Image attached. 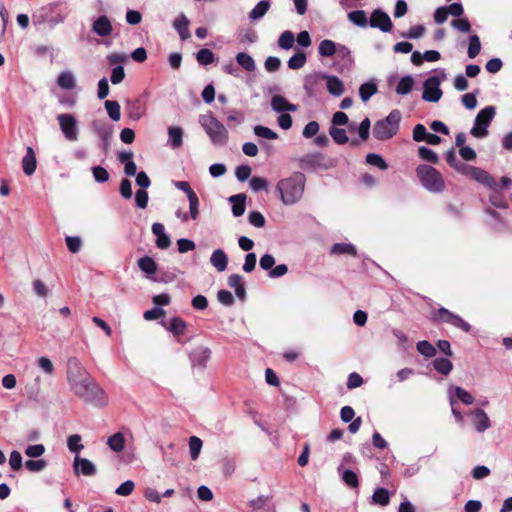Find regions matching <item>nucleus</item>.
<instances>
[{
  "instance_id": "obj_1",
  "label": "nucleus",
  "mask_w": 512,
  "mask_h": 512,
  "mask_svg": "<svg viewBox=\"0 0 512 512\" xmlns=\"http://www.w3.org/2000/svg\"><path fill=\"white\" fill-rule=\"evenodd\" d=\"M67 379L71 391L84 402L95 406L106 404L105 392L76 358L68 361Z\"/></svg>"
},
{
  "instance_id": "obj_2",
  "label": "nucleus",
  "mask_w": 512,
  "mask_h": 512,
  "mask_svg": "<svg viewBox=\"0 0 512 512\" xmlns=\"http://www.w3.org/2000/svg\"><path fill=\"white\" fill-rule=\"evenodd\" d=\"M305 185L306 176L302 172H294L280 179L276 184V191L282 204L285 206L297 204L304 195Z\"/></svg>"
},
{
  "instance_id": "obj_3",
  "label": "nucleus",
  "mask_w": 512,
  "mask_h": 512,
  "mask_svg": "<svg viewBox=\"0 0 512 512\" xmlns=\"http://www.w3.org/2000/svg\"><path fill=\"white\" fill-rule=\"evenodd\" d=\"M199 123L214 145L223 146L227 143L228 130L212 113L200 115Z\"/></svg>"
},
{
  "instance_id": "obj_4",
  "label": "nucleus",
  "mask_w": 512,
  "mask_h": 512,
  "mask_svg": "<svg viewBox=\"0 0 512 512\" xmlns=\"http://www.w3.org/2000/svg\"><path fill=\"white\" fill-rule=\"evenodd\" d=\"M421 185L431 193H441L445 189V181L441 173L434 167L421 164L416 168Z\"/></svg>"
},
{
  "instance_id": "obj_5",
  "label": "nucleus",
  "mask_w": 512,
  "mask_h": 512,
  "mask_svg": "<svg viewBox=\"0 0 512 512\" xmlns=\"http://www.w3.org/2000/svg\"><path fill=\"white\" fill-rule=\"evenodd\" d=\"M401 121L399 110H392L385 119L378 120L373 126V136L377 140L385 141L394 137L398 131Z\"/></svg>"
},
{
  "instance_id": "obj_6",
  "label": "nucleus",
  "mask_w": 512,
  "mask_h": 512,
  "mask_svg": "<svg viewBox=\"0 0 512 512\" xmlns=\"http://www.w3.org/2000/svg\"><path fill=\"white\" fill-rule=\"evenodd\" d=\"M445 80L446 73L444 71L428 77L423 84L422 99L426 102H438L443 95L440 85Z\"/></svg>"
},
{
  "instance_id": "obj_7",
  "label": "nucleus",
  "mask_w": 512,
  "mask_h": 512,
  "mask_svg": "<svg viewBox=\"0 0 512 512\" xmlns=\"http://www.w3.org/2000/svg\"><path fill=\"white\" fill-rule=\"evenodd\" d=\"M494 106H486L475 117L474 125L470 133L476 138H484L488 134V127L495 116Z\"/></svg>"
},
{
  "instance_id": "obj_8",
  "label": "nucleus",
  "mask_w": 512,
  "mask_h": 512,
  "mask_svg": "<svg viewBox=\"0 0 512 512\" xmlns=\"http://www.w3.org/2000/svg\"><path fill=\"white\" fill-rule=\"evenodd\" d=\"M460 174L467 176L476 182L488 187H496V180L487 171L482 168L471 166L465 163H460L456 169Z\"/></svg>"
},
{
  "instance_id": "obj_9",
  "label": "nucleus",
  "mask_w": 512,
  "mask_h": 512,
  "mask_svg": "<svg viewBox=\"0 0 512 512\" xmlns=\"http://www.w3.org/2000/svg\"><path fill=\"white\" fill-rule=\"evenodd\" d=\"M62 6L61 2L49 3L32 13V24L37 31L43 30L45 26L50 29L51 14Z\"/></svg>"
},
{
  "instance_id": "obj_10",
  "label": "nucleus",
  "mask_w": 512,
  "mask_h": 512,
  "mask_svg": "<svg viewBox=\"0 0 512 512\" xmlns=\"http://www.w3.org/2000/svg\"><path fill=\"white\" fill-rule=\"evenodd\" d=\"M57 121L64 138L70 142H75L79 138L78 121L76 117L69 113L59 114Z\"/></svg>"
},
{
  "instance_id": "obj_11",
  "label": "nucleus",
  "mask_w": 512,
  "mask_h": 512,
  "mask_svg": "<svg viewBox=\"0 0 512 512\" xmlns=\"http://www.w3.org/2000/svg\"><path fill=\"white\" fill-rule=\"evenodd\" d=\"M369 26L371 28H377L381 32L388 33L392 30L393 23L385 11L382 9H375L370 15Z\"/></svg>"
},
{
  "instance_id": "obj_12",
  "label": "nucleus",
  "mask_w": 512,
  "mask_h": 512,
  "mask_svg": "<svg viewBox=\"0 0 512 512\" xmlns=\"http://www.w3.org/2000/svg\"><path fill=\"white\" fill-rule=\"evenodd\" d=\"M325 80V72H313L304 77L303 89L306 95L313 98L317 95L321 83Z\"/></svg>"
},
{
  "instance_id": "obj_13",
  "label": "nucleus",
  "mask_w": 512,
  "mask_h": 512,
  "mask_svg": "<svg viewBox=\"0 0 512 512\" xmlns=\"http://www.w3.org/2000/svg\"><path fill=\"white\" fill-rule=\"evenodd\" d=\"M512 185V180L509 177H502L501 183L496 181V187L490 188L492 193L489 196L490 203L496 208H505L507 206V202L504 196L501 194V190L504 187H509Z\"/></svg>"
},
{
  "instance_id": "obj_14",
  "label": "nucleus",
  "mask_w": 512,
  "mask_h": 512,
  "mask_svg": "<svg viewBox=\"0 0 512 512\" xmlns=\"http://www.w3.org/2000/svg\"><path fill=\"white\" fill-rule=\"evenodd\" d=\"M211 357V350L208 347L199 346L194 348L190 354L189 358L193 367H198L201 370H204L207 366V363Z\"/></svg>"
},
{
  "instance_id": "obj_15",
  "label": "nucleus",
  "mask_w": 512,
  "mask_h": 512,
  "mask_svg": "<svg viewBox=\"0 0 512 512\" xmlns=\"http://www.w3.org/2000/svg\"><path fill=\"white\" fill-rule=\"evenodd\" d=\"M73 470L76 475L95 476L97 473L96 465L87 458L75 456L73 461Z\"/></svg>"
},
{
  "instance_id": "obj_16",
  "label": "nucleus",
  "mask_w": 512,
  "mask_h": 512,
  "mask_svg": "<svg viewBox=\"0 0 512 512\" xmlns=\"http://www.w3.org/2000/svg\"><path fill=\"white\" fill-rule=\"evenodd\" d=\"M112 30L111 21L106 15L99 16L92 23V31L100 37L109 36Z\"/></svg>"
},
{
  "instance_id": "obj_17",
  "label": "nucleus",
  "mask_w": 512,
  "mask_h": 512,
  "mask_svg": "<svg viewBox=\"0 0 512 512\" xmlns=\"http://www.w3.org/2000/svg\"><path fill=\"white\" fill-rule=\"evenodd\" d=\"M190 21L184 13H180L173 21V28L177 31L181 40L185 41L191 37L189 30Z\"/></svg>"
},
{
  "instance_id": "obj_18",
  "label": "nucleus",
  "mask_w": 512,
  "mask_h": 512,
  "mask_svg": "<svg viewBox=\"0 0 512 512\" xmlns=\"http://www.w3.org/2000/svg\"><path fill=\"white\" fill-rule=\"evenodd\" d=\"M271 108L277 113L296 112L298 110L297 105L288 102L287 99L281 95L272 96Z\"/></svg>"
},
{
  "instance_id": "obj_19",
  "label": "nucleus",
  "mask_w": 512,
  "mask_h": 512,
  "mask_svg": "<svg viewBox=\"0 0 512 512\" xmlns=\"http://www.w3.org/2000/svg\"><path fill=\"white\" fill-rule=\"evenodd\" d=\"M324 81L326 82L327 91L332 96L340 97L344 93V83L339 77L325 73Z\"/></svg>"
},
{
  "instance_id": "obj_20",
  "label": "nucleus",
  "mask_w": 512,
  "mask_h": 512,
  "mask_svg": "<svg viewBox=\"0 0 512 512\" xmlns=\"http://www.w3.org/2000/svg\"><path fill=\"white\" fill-rule=\"evenodd\" d=\"M471 415L474 417L473 423L477 432L483 433L491 427V421L483 409L477 408L471 412Z\"/></svg>"
},
{
  "instance_id": "obj_21",
  "label": "nucleus",
  "mask_w": 512,
  "mask_h": 512,
  "mask_svg": "<svg viewBox=\"0 0 512 512\" xmlns=\"http://www.w3.org/2000/svg\"><path fill=\"white\" fill-rule=\"evenodd\" d=\"M36 167H37V161H36L35 152L32 147H27L26 154L24 155V157L22 159L23 172L27 176H31L32 174H34Z\"/></svg>"
},
{
  "instance_id": "obj_22",
  "label": "nucleus",
  "mask_w": 512,
  "mask_h": 512,
  "mask_svg": "<svg viewBox=\"0 0 512 512\" xmlns=\"http://www.w3.org/2000/svg\"><path fill=\"white\" fill-rule=\"evenodd\" d=\"M210 263L217 271H225L228 265V257L224 250H214L210 256Z\"/></svg>"
},
{
  "instance_id": "obj_23",
  "label": "nucleus",
  "mask_w": 512,
  "mask_h": 512,
  "mask_svg": "<svg viewBox=\"0 0 512 512\" xmlns=\"http://www.w3.org/2000/svg\"><path fill=\"white\" fill-rule=\"evenodd\" d=\"M137 265L147 278H152V276H154L157 271L156 262L149 256L139 258Z\"/></svg>"
},
{
  "instance_id": "obj_24",
  "label": "nucleus",
  "mask_w": 512,
  "mask_h": 512,
  "mask_svg": "<svg viewBox=\"0 0 512 512\" xmlns=\"http://www.w3.org/2000/svg\"><path fill=\"white\" fill-rule=\"evenodd\" d=\"M229 202L232 203V214L234 217H240L245 212V194H236L229 197Z\"/></svg>"
},
{
  "instance_id": "obj_25",
  "label": "nucleus",
  "mask_w": 512,
  "mask_h": 512,
  "mask_svg": "<svg viewBox=\"0 0 512 512\" xmlns=\"http://www.w3.org/2000/svg\"><path fill=\"white\" fill-rule=\"evenodd\" d=\"M165 328L174 336H182L187 328L186 322L180 317H173L168 324H164Z\"/></svg>"
},
{
  "instance_id": "obj_26",
  "label": "nucleus",
  "mask_w": 512,
  "mask_h": 512,
  "mask_svg": "<svg viewBox=\"0 0 512 512\" xmlns=\"http://www.w3.org/2000/svg\"><path fill=\"white\" fill-rule=\"evenodd\" d=\"M57 84L65 90H72L76 86V79L71 71H63L57 78Z\"/></svg>"
},
{
  "instance_id": "obj_27",
  "label": "nucleus",
  "mask_w": 512,
  "mask_h": 512,
  "mask_svg": "<svg viewBox=\"0 0 512 512\" xmlns=\"http://www.w3.org/2000/svg\"><path fill=\"white\" fill-rule=\"evenodd\" d=\"M271 6V0H261L249 13V18L253 21L261 19L269 10Z\"/></svg>"
},
{
  "instance_id": "obj_28",
  "label": "nucleus",
  "mask_w": 512,
  "mask_h": 512,
  "mask_svg": "<svg viewBox=\"0 0 512 512\" xmlns=\"http://www.w3.org/2000/svg\"><path fill=\"white\" fill-rule=\"evenodd\" d=\"M168 143L172 148H179L183 143V130L180 127L171 126L168 128Z\"/></svg>"
},
{
  "instance_id": "obj_29",
  "label": "nucleus",
  "mask_w": 512,
  "mask_h": 512,
  "mask_svg": "<svg viewBox=\"0 0 512 512\" xmlns=\"http://www.w3.org/2000/svg\"><path fill=\"white\" fill-rule=\"evenodd\" d=\"M126 110L131 119L139 120L143 116L145 109L143 103L139 99H136L127 103Z\"/></svg>"
},
{
  "instance_id": "obj_30",
  "label": "nucleus",
  "mask_w": 512,
  "mask_h": 512,
  "mask_svg": "<svg viewBox=\"0 0 512 512\" xmlns=\"http://www.w3.org/2000/svg\"><path fill=\"white\" fill-rule=\"evenodd\" d=\"M107 445L108 447L116 453H119L123 451L125 447V437L124 434L121 432H117L107 439Z\"/></svg>"
},
{
  "instance_id": "obj_31",
  "label": "nucleus",
  "mask_w": 512,
  "mask_h": 512,
  "mask_svg": "<svg viewBox=\"0 0 512 512\" xmlns=\"http://www.w3.org/2000/svg\"><path fill=\"white\" fill-rule=\"evenodd\" d=\"M337 45L332 40L324 39L319 43L318 53L321 57H332L337 53Z\"/></svg>"
},
{
  "instance_id": "obj_32",
  "label": "nucleus",
  "mask_w": 512,
  "mask_h": 512,
  "mask_svg": "<svg viewBox=\"0 0 512 512\" xmlns=\"http://www.w3.org/2000/svg\"><path fill=\"white\" fill-rule=\"evenodd\" d=\"M331 254L335 255H351L353 257L357 256V249L351 243H335L330 250Z\"/></svg>"
},
{
  "instance_id": "obj_33",
  "label": "nucleus",
  "mask_w": 512,
  "mask_h": 512,
  "mask_svg": "<svg viewBox=\"0 0 512 512\" xmlns=\"http://www.w3.org/2000/svg\"><path fill=\"white\" fill-rule=\"evenodd\" d=\"M347 17L350 22L358 27L366 28L369 25V20L364 10H355L349 12Z\"/></svg>"
},
{
  "instance_id": "obj_34",
  "label": "nucleus",
  "mask_w": 512,
  "mask_h": 512,
  "mask_svg": "<svg viewBox=\"0 0 512 512\" xmlns=\"http://www.w3.org/2000/svg\"><path fill=\"white\" fill-rule=\"evenodd\" d=\"M338 472L341 474L342 481L351 488H358L359 481L357 474L350 469H342V466L338 467Z\"/></svg>"
},
{
  "instance_id": "obj_35",
  "label": "nucleus",
  "mask_w": 512,
  "mask_h": 512,
  "mask_svg": "<svg viewBox=\"0 0 512 512\" xmlns=\"http://www.w3.org/2000/svg\"><path fill=\"white\" fill-rule=\"evenodd\" d=\"M235 59L237 64L248 72H252L256 69L255 61L248 53L239 52L236 54Z\"/></svg>"
},
{
  "instance_id": "obj_36",
  "label": "nucleus",
  "mask_w": 512,
  "mask_h": 512,
  "mask_svg": "<svg viewBox=\"0 0 512 512\" xmlns=\"http://www.w3.org/2000/svg\"><path fill=\"white\" fill-rule=\"evenodd\" d=\"M432 365L433 368L442 375H448L453 369L452 362L443 357L434 359Z\"/></svg>"
},
{
  "instance_id": "obj_37",
  "label": "nucleus",
  "mask_w": 512,
  "mask_h": 512,
  "mask_svg": "<svg viewBox=\"0 0 512 512\" xmlns=\"http://www.w3.org/2000/svg\"><path fill=\"white\" fill-rule=\"evenodd\" d=\"M414 86V79L412 76L407 75L400 79L396 87L398 95H407L411 92Z\"/></svg>"
},
{
  "instance_id": "obj_38",
  "label": "nucleus",
  "mask_w": 512,
  "mask_h": 512,
  "mask_svg": "<svg viewBox=\"0 0 512 512\" xmlns=\"http://www.w3.org/2000/svg\"><path fill=\"white\" fill-rule=\"evenodd\" d=\"M377 92V85L374 82H366L359 88V96L363 102H367Z\"/></svg>"
},
{
  "instance_id": "obj_39",
  "label": "nucleus",
  "mask_w": 512,
  "mask_h": 512,
  "mask_svg": "<svg viewBox=\"0 0 512 512\" xmlns=\"http://www.w3.org/2000/svg\"><path fill=\"white\" fill-rule=\"evenodd\" d=\"M295 42V37L292 31L286 30L282 32L278 38V46L281 49L289 50L293 47Z\"/></svg>"
},
{
  "instance_id": "obj_40",
  "label": "nucleus",
  "mask_w": 512,
  "mask_h": 512,
  "mask_svg": "<svg viewBox=\"0 0 512 512\" xmlns=\"http://www.w3.org/2000/svg\"><path fill=\"white\" fill-rule=\"evenodd\" d=\"M307 61L306 54L302 51L297 52L292 57L289 58L287 64L288 67L292 70H298L302 68Z\"/></svg>"
},
{
  "instance_id": "obj_41",
  "label": "nucleus",
  "mask_w": 512,
  "mask_h": 512,
  "mask_svg": "<svg viewBox=\"0 0 512 512\" xmlns=\"http://www.w3.org/2000/svg\"><path fill=\"white\" fill-rule=\"evenodd\" d=\"M372 500L376 504L387 506L390 502L389 492L385 488H377L372 495Z\"/></svg>"
},
{
  "instance_id": "obj_42",
  "label": "nucleus",
  "mask_w": 512,
  "mask_h": 512,
  "mask_svg": "<svg viewBox=\"0 0 512 512\" xmlns=\"http://www.w3.org/2000/svg\"><path fill=\"white\" fill-rule=\"evenodd\" d=\"M481 50L480 38L478 35L474 34L469 37V46H468V57L470 59H474Z\"/></svg>"
},
{
  "instance_id": "obj_43",
  "label": "nucleus",
  "mask_w": 512,
  "mask_h": 512,
  "mask_svg": "<svg viewBox=\"0 0 512 512\" xmlns=\"http://www.w3.org/2000/svg\"><path fill=\"white\" fill-rule=\"evenodd\" d=\"M202 440L197 436H191L189 438V451L192 460H196L202 449Z\"/></svg>"
},
{
  "instance_id": "obj_44",
  "label": "nucleus",
  "mask_w": 512,
  "mask_h": 512,
  "mask_svg": "<svg viewBox=\"0 0 512 512\" xmlns=\"http://www.w3.org/2000/svg\"><path fill=\"white\" fill-rule=\"evenodd\" d=\"M196 59L201 65H209L214 62L215 55L210 49L202 48L197 52Z\"/></svg>"
},
{
  "instance_id": "obj_45",
  "label": "nucleus",
  "mask_w": 512,
  "mask_h": 512,
  "mask_svg": "<svg viewBox=\"0 0 512 512\" xmlns=\"http://www.w3.org/2000/svg\"><path fill=\"white\" fill-rule=\"evenodd\" d=\"M253 131H254V134L260 138H264V139H268V140H275L278 138L277 133L266 126L256 125L254 127Z\"/></svg>"
},
{
  "instance_id": "obj_46",
  "label": "nucleus",
  "mask_w": 512,
  "mask_h": 512,
  "mask_svg": "<svg viewBox=\"0 0 512 512\" xmlns=\"http://www.w3.org/2000/svg\"><path fill=\"white\" fill-rule=\"evenodd\" d=\"M105 109L109 117L113 121H118L121 117L120 105L117 101L107 100L105 101Z\"/></svg>"
},
{
  "instance_id": "obj_47",
  "label": "nucleus",
  "mask_w": 512,
  "mask_h": 512,
  "mask_svg": "<svg viewBox=\"0 0 512 512\" xmlns=\"http://www.w3.org/2000/svg\"><path fill=\"white\" fill-rule=\"evenodd\" d=\"M329 134L337 144L342 145L347 143L349 140L346 131L342 128L331 126L329 129Z\"/></svg>"
},
{
  "instance_id": "obj_48",
  "label": "nucleus",
  "mask_w": 512,
  "mask_h": 512,
  "mask_svg": "<svg viewBox=\"0 0 512 512\" xmlns=\"http://www.w3.org/2000/svg\"><path fill=\"white\" fill-rule=\"evenodd\" d=\"M366 162L372 166H375L381 170H386L388 168V164L383 159V157L376 153H369L366 156Z\"/></svg>"
},
{
  "instance_id": "obj_49",
  "label": "nucleus",
  "mask_w": 512,
  "mask_h": 512,
  "mask_svg": "<svg viewBox=\"0 0 512 512\" xmlns=\"http://www.w3.org/2000/svg\"><path fill=\"white\" fill-rule=\"evenodd\" d=\"M418 154L423 160L427 162L437 164L439 161L438 155L432 149L425 146L419 147Z\"/></svg>"
},
{
  "instance_id": "obj_50",
  "label": "nucleus",
  "mask_w": 512,
  "mask_h": 512,
  "mask_svg": "<svg viewBox=\"0 0 512 512\" xmlns=\"http://www.w3.org/2000/svg\"><path fill=\"white\" fill-rule=\"evenodd\" d=\"M81 436L79 434H73L67 439V446L71 452L79 453L84 446L81 444Z\"/></svg>"
},
{
  "instance_id": "obj_51",
  "label": "nucleus",
  "mask_w": 512,
  "mask_h": 512,
  "mask_svg": "<svg viewBox=\"0 0 512 512\" xmlns=\"http://www.w3.org/2000/svg\"><path fill=\"white\" fill-rule=\"evenodd\" d=\"M67 16V9H61V7H59L55 13L51 14L50 29H53L56 25L60 23H63L66 20Z\"/></svg>"
},
{
  "instance_id": "obj_52",
  "label": "nucleus",
  "mask_w": 512,
  "mask_h": 512,
  "mask_svg": "<svg viewBox=\"0 0 512 512\" xmlns=\"http://www.w3.org/2000/svg\"><path fill=\"white\" fill-rule=\"evenodd\" d=\"M417 351L425 357H433L436 354L434 346L425 340L417 343Z\"/></svg>"
},
{
  "instance_id": "obj_53",
  "label": "nucleus",
  "mask_w": 512,
  "mask_h": 512,
  "mask_svg": "<svg viewBox=\"0 0 512 512\" xmlns=\"http://www.w3.org/2000/svg\"><path fill=\"white\" fill-rule=\"evenodd\" d=\"M47 466V462L44 459H38V460H28L25 462V467L30 472H40L44 470Z\"/></svg>"
},
{
  "instance_id": "obj_54",
  "label": "nucleus",
  "mask_w": 512,
  "mask_h": 512,
  "mask_svg": "<svg viewBox=\"0 0 512 512\" xmlns=\"http://www.w3.org/2000/svg\"><path fill=\"white\" fill-rule=\"evenodd\" d=\"M92 174H93L94 180L98 183H105L109 180V173L102 166L92 167Z\"/></svg>"
},
{
  "instance_id": "obj_55",
  "label": "nucleus",
  "mask_w": 512,
  "mask_h": 512,
  "mask_svg": "<svg viewBox=\"0 0 512 512\" xmlns=\"http://www.w3.org/2000/svg\"><path fill=\"white\" fill-rule=\"evenodd\" d=\"M249 186L254 192H259L268 187V181L265 178L254 176L250 179Z\"/></svg>"
},
{
  "instance_id": "obj_56",
  "label": "nucleus",
  "mask_w": 512,
  "mask_h": 512,
  "mask_svg": "<svg viewBox=\"0 0 512 512\" xmlns=\"http://www.w3.org/2000/svg\"><path fill=\"white\" fill-rule=\"evenodd\" d=\"M451 26L463 33H468L471 30V24L467 18H458L451 21Z\"/></svg>"
},
{
  "instance_id": "obj_57",
  "label": "nucleus",
  "mask_w": 512,
  "mask_h": 512,
  "mask_svg": "<svg viewBox=\"0 0 512 512\" xmlns=\"http://www.w3.org/2000/svg\"><path fill=\"white\" fill-rule=\"evenodd\" d=\"M45 453V447L42 444L29 445L25 449V455L30 458H39Z\"/></svg>"
},
{
  "instance_id": "obj_58",
  "label": "nucleus",
  "mask_w": 512,
  "mask_h": 512,
  "mask_svg": "<svg viewBox=\"0 0 512 512\" xmlns=\"http://www.w3.org/2000/svg\"><path fill=\"white\" fill-rule=\"evenodd\" d=\"M335 55L341 59L342 61L351 64L353 62V58L351 55V51L348 47L342 44L337 45V53Z\"/></svg>"
},
{
  "instance_id": "obj_59",
  "label": "nucleus",
  "mask_w": 512,
  "mask_h": 512,
  "mask_svg": "<svg viewBox=\"0 0 512 512\" xmlns=\"http://www.w3.org/2000/svg\"><path fill=\"white\" fill-rule=\"evenodd\" d=\"M249 223L257 228H262L265 226L266 220L264 216L258 211L250 212L248 216Z\"/></svg>"
},
{
  "instance_id": "obj_60",
  "label": "nucleus",
  "mask_w": 512,
  "mask_h": 512,
  "mask_svg": "<svg viewBox=\"0 0 512 512\" xmlns=\"http://www.w3.org/2000/svg\"><path fill=\"white\" fill-rule=\"evenodd\" d=\"M135 488V484L132 480H127L118 486L115 493L119 496H129Z\"/></svg>"
},
{
  "instance_id": "obj_61",
  "label": "nucleus",
  "mask_w": 512,
  "mask_h": 512,
  "mask_svg": "<svg viewBox=\"0 0 512 512\" xmlns=\"http://www.w3.org/2000/svg\"><path fill=\"white\" fill-rule=\"evenodd\" d=\"M125 78V71L122 65H118L112 69L110 81L112 84H120Z\"/></svg>"
},
{
  "instance_id": "obj_62",
  "label": "nucleus",
  "mask_w": 512,
  "mask_h": 512,
  "mask_svg": "<svg viewBox=\"0 0 512 512\" xmlns=\"http://www.w3.org/2000/svg\"><path fill=\"white\" fill-rule=\"evenodd\" d=\"M149 196L146 190L139 189L135 193V203L140 209H145L148 205Z\"/></svg>"
},
{
  "instance_id": "obj_63",
  "label": "nucleus",
  "mask_w": 512,
  "mask_h": 512,
  "mask_svg": "<svg viewBox=\"0 0 512 512\" xmlns=\"http://www.w3.org/2000/svg\"><path fill=\"white\" fill-rule=\"evenodd\" d=\"M251 167L248 165H240L236 168L235 176L238 181L244 182L248 180L251 176Z\"/></svg>"
},
{
  "instance_id": "obj_64",
  "label": "nucleus",
  "mask_w": 512,
  "mask_h": 512,
  "mask_svg": "<svg viewBox=\"0 0 512 512\" xmlns=\"http://www.w3.org/2000/svg\"><path fill=\"white\" fill-rule=\"evenodd\" d=\"M455 395L462 403L466 405H470L474 402V397L461 387H455Z\"/></svg>"
}]
</instances>
